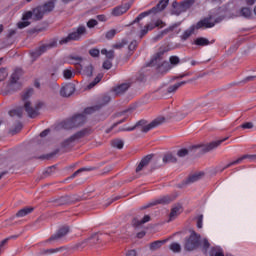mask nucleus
<instances>
[{"mask_svg":"<svg viewBox=\"0 0 256 256\" xmlns=\"http://www.w3.org/2000/svg\"><path fill=\"white\" fill-rule=\"evenodd\" d=\"M101 106H92L84 109V114H76L72 118L64 120L61 125L63 129H75V127H81L87 121V116L91 115V113H95V111H99Z\"/></svg>","mask_w":256,"mask_h":256,"instance_id":"nucleus-1","label":"nucleus"},{"mask_svg":"<svg viewBox=\"0 0 256 256\" xmlns=\"http://www.w3.org/2000/svg\"><path fill=\"white\" fill-rule=\"evenodd\" d=\"M165 122V118L160 117L154 119L152 122L147 124L146 120H139L134 126L127 127V128H121L120 131H135L137 127H141L142 133H149L152 129H155L159 127V125H162Z\"/></svg>","mask_w":256,"mask_h":256,"instance_id":"nucleus-2","label":"nucleus"},{"mask_svg":"<svg viewBox=\"0 0 256 256\" xmlns=\"http://www.w3.org/2000/svg\"><path fill=\"white\" fill-rule=\"evenodd\" d=\"M163 55H165V52L163 51L156 53L149 62L148 67H156L158 73H167V71H171V64L163 60Z\"/></svg>","mask_w":256,"mask_h":256,"instance_id":"nucleus-3","label":"nucleus"},{"mask_svg":"<svg viewBox=\"0 0 256 256\" xmlns=\"http://www.w3.org/2000/svg\"><path fill=\"white\" fill-rule=\"evenodd\" d=\"M83 35H87V28L84 25H80L74 28L72 32L68 33L66 37H63L59 41V45H67L71 41H81Z\"/></svg>","mask_w":256,"mask_h":256,"instance_id":"nucleus-4","label":"nucleus"},{"mask_svg":"<svg viewBox=\"0 0 256 256\" xmlns=\"http://www.w3.org/2000/svg\"><path fill=\"white\" fill-rule=\"evenodd\" d=\"M180 27H181V22H175L174 24H171L168 28L159 32L154 37V41H159L160 39H163L165 35H169L170 39H173V37H177V35L181 33Z\"/></svg>","mask_w":256,"mask_h":256,"instance_id":"nucleus-5","label":"nucleus"},{"mask_svg":"<svg viewBox=\"0 0 256 256\" xmlns=\"http://www.w3.org/2000/svg\"><path fill=\"white\" fill-rule=\"evenodd\" d=\"M168 5H169V0H160L159 3L155 7H153L152 9L140 13L135 18L133 23H139V21H141L142 19H145V17H148V15H151V14L156 15V13H161V11L165 10Z\"/></svg>","mask_w":256,"mask_h":256,"instance_id":"nucleus-6","label":"nucleus"},{"mask_svg":"<svg viewBox=\"0 0 256 256\" xmlns=\"http://www.w3.org/2000/svg\"><path fill=\"white\" fill-rule=\"evenodd\" d=\"M195 4V0H184L180 3L174 1L172 3L171 15L179 16L181 13H186Z\"/></svg>","mask_w":256,"mask_h":256,"instance_id":"nucleus-7","label":"nucleus"},{"mask_svg":"<svg viewBox=\"0 0 256 256\" xmlns=\"http://www.w3.org/2000/svg\"><path fill=\"white\" fill-rule=\"evenodd\" d=\"M201 245V235L197 232L192 231L189 238L186 239L184 249L186 251H195Z\"/></svg>","mask_w":256,"mask_h":256,"instance_id":"nucleus-8","label":"nucleus"},{"mask_svg":"<svg viewBox=\"0 0 256 256\" xmlns=\"http://www.w3.org/2000/svg\"><path fill=\"white\" fill-rule=\"evenodd\" d=\"M88 133H89L88 129L78 131L77 133L72 135L70 138L64 140L62 143V147L64 149H71V147H73V144L75 143V141H79V139H83V137H85V135H88Z\"/></svg>","mask_w":256,"mask_h":256,"instance_id":"nucleus-9","label":"nucleus"},{"mask_svg":"<svg viewBox=\"0 0 256 256\" xmlns=\"http://www.w3.org/2000/svg\"><path fill=\"white\" fill-rule=\"evenodd\" d=\"M229 137L223 138L221 140L212 141L208 144H199L192 146V149H201L202 153H209V151H213V149H217L221 143H225Z\"/></svg>","mask_w":256,"mask_h":256,"instance_id":"nucleus-10","label":"nucleus"},{"mask_svg":"<svg viewBox=\"0 0 256 256\" xmlns=\"http://www.w3.org/2000/svg\"><path fill=\"white\" fill-rule=\"evenodd\" d=\"M53 47H57V41L54 39L49 44H44L35 50H33L30 55L32 59H37L38 57H41L43 53H47L49 49H53Z\"/></svg>","mask_w":256,"mask_h":256,"instance_id":"nucleus-11","label":"nucleus"},{"mask_svg":"<svg viewBox=\"0 0 256 256\" xmlns=\"http://www.w3.org/2000/svg\"><path fill=\"white\" fill-rule=\"evenodd\" d=\"M172 201H175V196H162L149 202L146 206H143L142 209H149V207H155V205H169V203H172Z\"/></svg>","mask_w":256,"mask_h":256,"instance_id":"nucleus-12","label":"nucleus"},{"mask_svg":"<svg viewBox=\"0 0 256 256\" xmlns=\"http://www.w3.org/2000/svg\"><path fill=\"white\" fill-rule=\"evenodd\" d=\"M41 107H43V102H38L34 108L31 106V102L26 101L24 103V109L30 119H35V117L39 115V109H41Z\"/></svg>","mask_w":256,"mask_h":256,"instance_id":"nucleus-13","label":"nucleus"},{"mask_svg":"<svg viewBox=\"0 0 256 256\" xmlns=\"http://www.w3.org/2000/svg\"><path fill=\"white\" fill-rule=\"evenodd\" d=\"M245 159H249V161H255L256 160V155H251V154H244L243 156L237 158L236 160L228 163L224 167H222L219 171L220 173H223L225 169H229V167H233V165H239L240 163H243Z\"/></svg>","mask_w":256,"mask_h":256,"instance_id":"nucleus-14","label":"nucleus"},{"mask_svg":"<svg viewBox=\"0 0 256 256\" xmlns=\"http://www.w3.org/2000/svg\"><path fill=\"white\" fill-rule=\"evenodd\" d=\"M217 23V21H211V17H207L204 18L200 21L197 22V24L194 25V27H196V29H211L213 27H215V24Z\"/></svg>","mask_w":256,"mask_h":256,"instance_id":"nucleus-15","label":"nucleus"},{"mask_svg":"<svg viewBox=\"0 0 256 256\" xmlns=\"http://www.w3.org/2000/svg\"><path fill=\"white\" fill-rule=\"evenodd\" d=\"M128 9H131V5L129 4L116 6L115 8L112 9L111 15L113 17H121V15H125V13H127Z\"/></svg>","mask_w":256,"mask_h":256,"instance_id":"nucleus-16","label":"nucleus"},{"mask_svg":"<svg viewBox=\"0 0 256 256\" xmlns=\"http://www.w3.org/2000/svg\"><path fill=\"white\" fill-rule=\"evenodd\" d=\"M21 75H23V69L16 68L10 78L11 87H13V85H18V87H21V84H19V79H21Z\"/></svg>","mask_w":256,"mask_h":256,"instance_id":"nucleus-17","label":"nucleus"},{"mask_svg":"<svg viewBox=\"0 0 256 256\" xmlns=\"http://www.w3.org/2000/svg\"><path fill=\"white\" fill-rule=\"evenodd\" d=\"M73 93H75V84L73 83L66 84L60 90L61 97H71Z\"/></svg>","mask_w":256,"mask_h":256,"instance_id":"nucleus-18","label":"nucleus"},{"mask_svg":"<svg viewBox=\"0 0 256 256\" xmlns=\"http://www.w3.org/2000/svg\"><path fill=\"white\" fill-rule=\"evenodd\" d=\"M54 207H61V205H71L73 198L71 196H62L52 201Z\"/></svg>","mask_w":256,"mask_h":256,"instance_id":"nucleus-19","label":"nucleus"},{"mask_svg":"<svg viewBox=\"0 0 256 256\" xmlns=\"http://www.w3.org/2000/svg\"><path fill=\"white\" fill-rule=\"evenodd\" d=\"M67 233H69V227L68 226H63L61 227L57 233H55L54 235H52L48 241H58V239H61L63 237H65V235H67Z\"/></svg>","mask_w":256,"mask_h":256,"instance_id":"nucleus-20","label":"nucleus"},{"mask_svg":"<svg viewBox=\"0 0 256 256\" xmlns=\"http://www.w3.org/2000/svg\"><path fill=\"white\" fill-rule=\"evenodd\" d=\"M151 159H153V154H149L142 158L138 166L136 167V173H139V171H143L144 167H147L149 163H151Z\"/></svg>","mask_w":256,"mask_h":256,"instance_id":"nucleus-21","label":"nucleus"},{"mask_svg":"<svg viewBox=\"0 0 256 256\" xmlns=\"http://www.w3.org/2000/svg\"><path fill=\"white\" fill-rule=\"evenodd\" d=\"M195 31H197L196 26H195V25L190 26L188 29H186V30L182 33V35H180V40H181L182 42L187 41V39H189V37H191L192 35L195 34Z\"/></svg>","mask_w":256,"mask_h":256,"instance_id":"nucleus-22","label":"nucleus"},{"mask_svg":"<svg viewBox=\"0 0 256 256\" xmlns=\"http://www.w3.org/2000/svg\"><path fill=\"white\" fill-rule=\"evenodd\" d=\"M151 221V216L145 215L141 220L138 217L133 218L132 225L133 227H141V225H145V223H149Z\"/></svg>","mask_w":256,"mask_h":256,"instance_id":"nucleus-23","label":"nucleus"},{"mask_svg":"<svg viewBox=\"0 0 256 256\" xmlns=\"http://www.w3.org/2000/svg\"><path fill=\"white\" fill-rule=\"evenodd\" d=\"M129 87H131V85L129 83H122L116 87H114L112 89L113 93H115V95H123V93H125V91H127V89H129Z\"/></svg>","mask_w":256,"mask_h":256,"instance_id":"nucleus-24","label":"nucleus"},{"mask_svg":"<svg viewBox=\"0 0 256 256\" xmlns=\"http://www.w3.org/2000/svg\"><path fill=\"white\" fill-rule=\"evenodd\" d=\"M32 15L35 21H41L45 15V11L43 10V7L38 6L32 10Z\"/></svg>","mask_w":256,"mask_h":256,"instance_id":"nucleus-25","label":"nucleus"},{"mask_svg":"<svg viewBox=\"0 0 256 256\" xmlns=\"http://www.w3.org/2000/svg\"><path fill=\"white\" fill-rule=\"evenodd\" d=\"M192 45H196L197 47H207L208 45H211V42L205 37H198L192 42Z\"/></svg>","mask_w":256,"mask_h":256,"instance_id":"nucleus-26","label":"nucleus"},{"mask_svg":"<svg viewBox=\"0 0 256 256\" xmlns=\"http://www.w3.org/2000/svg\"><path fill=\"white\" fill-rule=\"evenodd\" d=\"M169 239L164 240H156L150 244V251H157V249H161L165 243H167Z\"/></svg>","mask_w":256,"mask_h":256,"instance_id":"nucleus-27","label":"nucleus"},{"mask_svg":"<svg viewBox=\"0 0 256 256\" xmlns=\"http://www.w3.org/2000/svg\"><path fill=\"white\" fill-rule=\"evenodd\" d=\"M182 209L183 208L181 206H176V207L172 208L171 212L169 214V221H174V219H177V217H179V215H181Z\"/></svg>","mask_w":256,"mask_h":256,"instance_id":"nucleus-28","label":"nucleus"},{"mask_svg":"<svg viewBox=\"0 0 256 256\" xmlns=\"http://www.w3.org/2000/svg\"><path fill=\"white\" fill-rule=\"evenodd\" d=\"M33 211H35L34 207L22 208L16 213V217H27V215L33 213Z\"/></svg>","mask_w":256,"mask_h":256,"instance_id":"nucleus-29","label":"nucleus"},{"mask_svg":"<svg viewBox=\"0 0 256 256\" xmlns=\"http://www.w3.org/2000/svg\"><path fill=\"white\" fill-rule=\"evenodd\" d=\"M183 85H187V81H181L177 82L176 84H173L167 88L168 93H175L179 87H183Z\"/></svg>","mask_w":256,"mask_h":256,"instance_id":"nucleus-30","label":"nucleus"},{"mask_svg":"<svg viewBox=\"0 0 256 256\" xmlns=\"http://www.w3.org/2000/svg\"><path fill=\"white\" fill-rule=\"evenodd\" d=\"M83 61V57L70 55L68 56V63L71 65H79Z\"/></svg>","mask_w":256,"mask_h":256,"instance_id":"nucleus-31","label":"nucleus"},{"mask_svg":"<svg viewBox=\"0 0 256 256\" xmlns=\"http://www.w3.org/2000/svg\"><path fill=\"white\" fill-rule=\"evenodd\" d=\"M99 239H103V234L102 233H95L93 234L89 239V243L91 245H97L99 243Z\"/></svg>","mask_w":256,"mask_h":256,"instance_id":"nucleus-32","label":"nucleus"},{"mask_svg":"<svg viewBox=\"0 0 256 256\" xmlns=\"http://www.w3.org/2000/svg\"><path fill=\"white\" fill-rule=\"evenodd\" d=\"M41 7H42V11H44V13H51V11H53V9H55V2L49 1Z\"/></svg>","mask_w":256,"mask_h":256,"instance_id":"nucleus-33","label":"nucleus"},{"mask_svg":"<svg viewBox=\"0 0 256 256\" xmlns=\"http://www.w3.org/2000/svg\"><path fill=\"white\" fill-rule=\"evenodd\" d=\"M10 117H23V107H18L16 109L9 111Z\"/></svg>","mask_w":256,"mask_h":256,"instance_id":"nucleus-34","label":"nucleus"},{"mask_svg":"<svg viewBox=\"0 0 256 256\" xmlns=\"http://www.w3.org/2000/svg\"><path fill=\"white\" fill-rule=\"evenodd\" d=\"M163 163H177V158L171 153L165 154L163 157Z\"/></svg>","mask_w":256,"mask_h":256,"instance_id":"nucleus-35","label":"nucleus"},{"mask_svg":"<svg viewBox=\"0 0 256 256\" xmlns=\"http://www.w3.org/2000/svg\"><path fill=\"white\" fill-rule=\"evenodd\" d=\"M203 175V173L193 174L186 179V183H195V181H199Z\"/></svg>","mask_w":256,"mask_h":256,"instance_id":"nucleus-36","label":"nucleus"},{"mask_svg":"<svg viewBox=\"0 0 256 256\" xmlns=\"http://www.w3.org/2000/svg\"><path fill=\"white\" fill-rule=\"evenodd\" d=\"M240 15H241V17H245L246 19H250L251 15H252L251 9L249 7H243L240 10Z\"/></svg>","mask_w":256,"mask_h":256,"instance_id":"nucleus-37","label":"nucleus"},{"mask_svg":"<svg viewBox=\"0 0 256 256\" xmlns=\"http://www.w3.org/2000/svg\"><path fill=\"white\" fill-rule=\"evenodd\" d=\"M210 255L211 256H225V254H223V250L219 247H212L211 251H210Z\"/></svg>","mask_w":256,"mask_h":256,"instance_id":"nucleus-38","label":"nucleus"},{"mask_svg":"<svg viewBox=\"0 0 256 256\" xmlns=\"http://www.w3.org/2000/svg\"><path fill=\"white\" fill-rule=\"evenodd\" d=\"M111 145L116 149H123L125 143L121 139H115V140H112Z\"/></svg>","mask_w":256,"mask_h":256,"instance_id":"nucleus-39","label":"nucleus"},{"mask_svg":"<svg viewBox=\"0 0 256 256\" xmlns=\"http://www.w3.org/2000/svg\"><path fill=\"white\" fill-rule=\"evenodd\" d=\"M101 54L106 55L107 59H110V60L115 59V51L113 50L108 51L107 49L104 48L101 50Z\"/></svg>","mask_w":256,"mask_h":256,"instance_id":"nucleus-40","label":"nucleus"},{"mask_svg":"<svg viewBox=\"0 0 256 256\" xmlns=\"http://www.w3.org/2000/svg\"><path fill=\"white\" fill-rule=\"evenodd\" d=\"M170 251H172L173 253H181V244L177 243V242H173L172 244H170Z\"/></svg>","mask_w":256,"mask_h":256,"instance_id":"nucleus-41","label":"nucleus"},{"mask_svg":"<svg viewBox=\"0 0 256 256\" xmlns=\"http://www.w3.org/2000/svg\"><path fill=\"white\" fill-rule=\"evenodd\" d=\"M138 46H139V42H137V40H133L128 46L129 53L133 55V53H135V50L137 49Z\"/></svg>","mask_w":256,"mask_h":256,"instance_id":"nucleus-42","label":"nucleus"},{"mask_svg":"<svg viewBox=\"0 0 256 256\" xmlns=\"http://www.w3.org/2000/svg\"><path fill=\"white\" fill-rule=\"evenodd\" d=\"M63 77L64 79H73V77H75V74H73V71L71 69H65L63 71Z\"/></svg>","mask_w":256,"mask_h":256,"instance_id":"nucleus-43","label":"nucleus"},{"mask_svg":"<svg viewBox=\"0 0 256 256\" xmlns=\"http://www.w3.org/2000/svg\"><path fill=\"white\" fill-rule=\"evenodd\" d=\"M162 23H163V21L158 20L155 24H153V23L147 24L145 26V28L148 29V31H153V29H155V27H159V25H161Z\"/></svg>","mask_w":256,"mask_h":256,"instance_id":"nucleus-44","label":"nucleus"},{"mask_svg":"<svg viewBox=\"0 0 256 256\" xmlns=\"http://www.w3.org/2000/svg\"><path fill=\"white\" fill-rule=\"evenodd\" d=\"M31 95H33V88H29L23 93L22 100L27 101Z\"/></svg>","mask_w":256,"mask_h":256,"instance_id":"nucleus-45","label":"nucleus"},{"mask_svg":"<svg viewBox=\"0 0 256 256\" xmlns=\"http://www.w3.org/2000/svg\"><path fill=\"white\" fill-rule=\"evenodd\" d=\"M127 39H122L121 42H118L113 45V49H123L125 45H127Z\"/></svg>","mask_w":256,"mask_h":256,"instance_id":"nucleus-46","label":"nucleus"},{"mask_svg":"<svg viewBox=\"0 0 256 256\" xmlns=\"http://www.w3.org/2000/svg\"><path fill=\"white\" fill-rule=\"evenodd\" d=\"M21 129H23V124L21 122H18L14 129L11 130L12 135H17V133H19V131H21Z\"/></svg>","mask_w":256,"mask_h":256,"instance_id":"nucleus-47","label":"nucleus"},{"mask_svg":"<svg viewBox=\"0 0 256 256\" xmlns=\"http://www.w3.org/2000/svg\"><path fill=\"white\" fill-rule=\"evenodd\" d=\"M125 121H127V118H123L122 120H119L118 122L114 123L110 128L106 130V133H111V131H113V129H115L117 125H121V123H125Z\"/></svg>","mask_w":256,"mask_h":256,"instance_id":"nucleus-48","label":"nucleus"},{"mask_svg":"<svg viewBox=\"0 0 256 256\" xmlns=\"http://www.w3.org/2000/svg\"><path fill=\"white\" fill-rule=\"evenodd\" d=\"M17 237H19V236L14 235V236H10V237H8V238L2 240V241L0 242V250L3 249V247H5V245H7V243H9V240H10V239H17Z\"/></svg>","mask_w":256,"mask_h":256,"instance_id":"nucleus-49","label":"nucleus"},{"mask_svg":"<svg viewBox=\"0 0 256 256\" xmlns=\"http://www.w3.org/2000/svg\"><path fill=\"white\" fill-rule=\"evenodd\" d=\"M30 25H31V22H29L27 20H23V21L17 23L18 29H25V27H29Z\"/></svg>","mask_w":256,"mask_h":256,"instance_id":"nucleus-50","label":"nucleus"},{"mask_svg":"<svg viewBox=\"0 0 256 256\" xmlns=\"http://www.w3.org/2000/svg\"><path fill=\"white\" fill-rule=\"evenodd\" d=\"M211 247V244L209 243V240L207 238H204L202 241V249L204 253H207V250Z\"/></svg>","mask_w":256,"mask_h":256,"instance_id":"nucleus-51","label":"nucleus"},{"mask_svg":"<svg viewBox=\"0 0 256 256\" xmlns=\"http://www.w3.org/2000/svg\"><path fill=\"white\" fill-rule=\"evenodd\" d=\"M100 54H101V51H99V49L97 48H92L89 50V55L91 57H99Z\"/></svg>","mask_w":256,"mask_h":256,"instance_id":"nucleus-52","label":"nucleus"},{"mask_svg":"<svg viewBox=\"0 0 256 256\" xmlns=\"http://www.w3.org/2000/svg\"><path fill=\"white\" fill-rule=\"evenodd\" d=\"M115 35H117V30L115 29H112V30H109L108 32H106V39H113V37H115Z\"/></svg>","mask_w":256,"mask_h":256,"instance_id":"nucleus-53","label":"nucleus"},{"mask_svg":"<svg viewBox=\"0 0 256 256\" xmlns=\"http://www.w3.org/2000/svg\"><path fill=\"white\" fill-rule=\"evenodd\" d=\"M33 17V11H27L22 16V21H29Z\"/></svg>","mask_w":256,"mask_h":256,"instance_id":"nucleus-54","label":"nucleus"},{"mask_svg":"<svg viewBox=\"0 0 256 256\" xmlns=\"http://www.w3.org/2000/svg\"><path fill=\"white\" fill-rule=\"evenodd\" d=\"M7 75H9L7 73V69L5 68L0 69V81H5V79H7Z\"/></svg>","mask_w":256,"mask_h":256,"instance_id":"nucleus-55","label":"nucleus"},{"mask_svg":"<svg viewBox=\"0 0 256 256\" xmlns=\"http://www.w3.org/2000/svg\"><path fill=\"white\" fill-rule=\"evenodd\" d=\"M178 157H185L187 155H189V150H187L186 148H182L177 152Z\"/></svg>","mask_w":256,"mask_h":256,"instance_id":"nucleus-56","label":"nucleus"},{"mask_svg":"<svg viewBox=\"0 0 256 256\" xmlns=\"http://www.w3.org/2000/svg\"><path fill=\"white\" fill-rule=\"evenodd\" d=\"M97 25H98V22H97V20H95V19H90V20L87 22V27H88L89 29H93V27H97Z\"/></svg>","mask_w":256,"mask_h":256,"instance_id":"nucleus-57","label":"nucleus"},{"mask_svg":"<svg viewBox=\"0 0 256 256\" xmlns=\"http://www.w3.org/2000/svg\"><path fill=\"white\" fill-rule=\"evenodd\" d=\"M169 61H170V65H179L180 63V60L177 56H171L169 58Z\"/></svg>","mask_w":256,"mask_h":256,"instance_id":"nucleus-58","label":"nucleus"},{"mask_svg":"<svg viewBox=\"0 0 256 256\" xmlns=\"http://www.w3.org/2000/svg\"><path fill=\"white\" fill-rule=\"evenodd\" d=\"M101 81V77L97 76L93 82H91L88 85V89H93V87H95V85H97V83H99Z\"/></svg>","mask_w":256,"mask_h":256,"instance_id":"nucleus-59","label":"nucleus"},{"mask_svg":"<svg viewBox=\"0 0 256 256\" xmlns=\"http://www.w3.org/2000/svg\"><path fill=\"white\" fill-rule=\"evenodd\" d=\"M83 171H93L92 168H80L76 172L73 173L72 177H77L79 173H83Z\"/></svg>","mask_w":256,"mask_h":256,"instance_id":"nucleus-60","label":"nucleus"},{"mask_svg":"<svg viewBox=\"0 0 256 256\" xmlns=\"http://www.w3.org/2000/svg\"><path fill=\"white\" fill-rule=\"evenodd\" d=\"M240 127L241 129H253V122H245Z\"/></svg>","mask_w":256,"mask_h":256,"instance_id":"nucleus-61","label":"nucleus"},{"mask_svg":"<svg viewBox=\"0 0 256 256\" xmlns=\"http://www.w3.org/2000/svg\"><path fill=\"white\" fill-rule=\"evenodd\" d=\"M113 67V63L111 61L106 60L103 62V69L109 70Z\"/></svg>","mask_w":256,"mask_h":256,"instance_id":"nucleus-62","label":"nucleus"},{"mask_svg":"<svg viewBox=\"0 0 256 256\" xmlns=\"http://www.w3.org/2000/svg\"><path fill=\"white\" fill-rule=\"evenodd\" d=\"M197 227L198 229H203V215H199L197 218Z\"/></svg>","mask_w":256,"mask_h":256,"instance_id":"nucleus-63","label":"nucleus"},{"mask_svg":"<svg viewBox=\"0 0 256 256\" xmlns=\"http://www.w3.org/2000/svg\"><path fill=\"white\" fill-rule=\"evenodd\" d=\"M85 72L87 73L88 77H91L93 75V66H87L85 68Z\"/></svg>","mask_w":256,"mask_h":256,"instance_id":"nucleus-64","label":"nucleus"}]
</instances>
